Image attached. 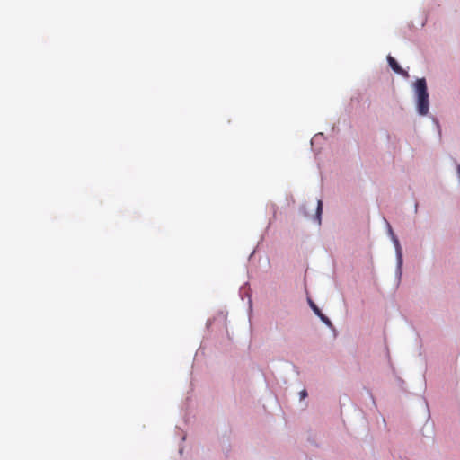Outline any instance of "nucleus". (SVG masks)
<instances>
[{
  "label": "nucleus",
  "mask_w": 460,
  "mask_h": 460,
  "mask_svg": "<svg viewBox=\"0 0 460 460\" xmlns=\"http://www.w3.org/2000/svg\"><path fill=\"white\" fill-rule=\"evenodd\" d=\"M385 222L386 224L387 234H388L389 237L391 238V237H393V235H395V234L394 233V230H393L390 223L386 219H385Z\"/></svg>",
  "instance_id": "7"
},
{
  "label": "nucleus",
  "mask_w": 460,
  "mask_h": 460,
  "mask_svg": "<svg viewBox=\"0 0 460 460\" xmlns=\"http://www.w3.org/2000/svg\"><path fill=\"white\" fill-rule=\"evenodd\" d=\"M323 205V203H303L299 210L305 217L321 226Z\"/></svg>",
  "instance_id": "2"
},
{
  "label": "nucleus",
  "mask_w": 460,
  "mask_h": 460,
  "mask_svg": "<svg viewBox=\"0 0 460 460\" xmlns=\"http://www.w3.org/2000/svg\"><path fill=\"white\" fill-rule=\"evenodd\" d=\"M417 95V110L420 115H427L429 109V93L425 78L418 79L415 83Z\"/></svg>",
  "instance_id": "1"
},
{
  "label": "nucleus",
  "mask_w": 460,
  "mask_h": 460,
  "mask_svg": "<svg viewBox=\"0 0 460 460\" xmlns=\"http://www.w3.org/2000/svg\"><path fill=\"white\" fill-rule=\"evenodd\" d=\"M239 295L241 296V299L243 300L244 296L248 297V304L250 308L252 307V297H251V292L248 283H244L239 290Z\"/></svg>",
  "instance_id": "6"
},
{
  "label": "nucleus",
  "mask_w": 460,
  "mask_h": 460,
  "mask_svg": "<svg viewBox=\"0 0 460 460\" xmlns=\"http://www.w3.org/2000/svg\"><path fill=\"white\" fill-rule=\"evenodd\" d=\"M391 241L394 246L395 250V257H396V266H395V280L396 287H398L401 283L402 277V265H403V257H402V248L401 246L400 241L396 235H393L391 237Z\"/></svg>",
  "instance_id": "3"
},
{
  "label": "nucleus",
  "mask_w": 460,
  "mask_h": 460,
  "mask_svg": "<svg viewBox=\"0 0 460 460\" xmlns=\"http://www.w3.org/2000/svg\"><path fill=\"white\" fill-rule=\"evenodd\" d=\"M308 305L312 311L314 313L316 316L329 328L333 329V324L332 321L320 310V308L316 305V304L311 299L307 298Z\"/></svg>",
  "instance_id": "4"
},
{
  "label": "nucleus",
  "mask_w": 460,
  "mask_h": 460,
  "mask_svg": "<svg viewBox=\"0 0 460 460\" xmlns=\"http://www.w3.org/2000/svg\"><path fill=\"white\" fill-rule=\"evenodd\" d=\"M399 383H403V380L402 378H398Z\"/></svg>",
  "instance_id": "13"
},
{
  "label": "nucleus",
  "mask_w": 460,
  "mask_h": 460,
  "mask_svg": "<svg viewBox=\"0 0 460 460\" xmlns=\"http://www.w3.org/2000/svg\"><path fill=\"white\" fill-rule=\"evenodd\" d=\"M418 211V203L414 204V212L416 213Z\"/></svg>",
  "instance_id": "11"
},
{
  "label": "nucleus",
  "mask_w": 460,
  "mask_h": 460,
  "mask_svg": "<svg viewBox=\"0 0 460 460\" xmlns=\"http://www.w3.org/2000/svg\"><path fill=\"white\" fill-rule=\"evenodd\" d=\"M387 61H388V64L389 66H391V68L397 74H400L405 77H408L409 75L408 73L403 70L400 65L397 63V61L391 56H388L387 57Z\"/></svg>",
  "instance_id": "5"
},
{
  "label": "nucleus",
  "mask_w": 460,
  "mask_h": 460,
  "mask_svg": "<svg viewBox=\"0 0 460 460\" xmlns=\"http://www.w3.org/2000/svg\"><path fill=\"white\" fill-rule=\"evenodd\" d=\"M214 322V319H208L206 323V327L208 329Z\"/></svg>",
  "instance_id": "10"
},
{
  "label": "nucleus",
  "mask_w": 460,
  "mask_h": 460,
  "mask_svg": "<svg viewBox=\"0 0 460 460\" xmlns=\"http://www.w3.org/2000/svg\"><path fill=\"white\" fill-rule=\"evenodd\" d=\"M298 395H299V400L303 401L308 396V393H307L306 389H303L299 392Z\"/></svg>",
  "instance_id": "8"
},
{
  "label": "nucleus",
  "mask_w": 460,
  "mask_h": 460,
  "mask_svg": "<svg viewBox=\"0 0 460 460\" xmlns=\"http://www.w3.org/2000/svg\"><path fill=\"white\" fill-rule=\"evenodd\" d=\"M186 439V435H184L181 438L182 441H184Z\"/></svg>",
  "instance_id": "14"
},
{
  "label": "nucleus",
  "mask_w": 460,
  "mask_h": 460,
  "mask_svg": "<svg viewBox=\"0 0 460 460\" xmlns=\"http://www.w3.org/2000/svg\"><path fill=\"white\" fill-rule=\"evenodd\" d=\"M179 453L181 455L183 453V447H181L180 449H179Z\"/></svg>",
  "instance_id": "12"
},
{
  "label": "nucleus",
  "mask_w": 460,
  "mask_h": 460,
  "mask_svg": "<svg viewBox=\"0 0 460 460\" xmlns=\"http://www.w3.org/2000/svg\"><path fill=\"white\" fill-rule=\"evenodd\" d=\"M367 394H368L370 399L372 400V402H373L374 406H376V402H375V398H374L373 394L370 391H367Z\"/></svg>",
  "instance_id": "9"
}]
</instances>
